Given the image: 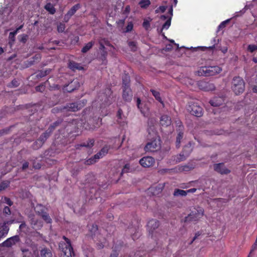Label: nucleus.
<instances>
[{
  "label": "nucleus",
  "mask_w": 257,
  "mask_h": 257,
  "mask_svg": "<svg viewBox=\"0 0 257 257\" xmlns=\"http://www.w3.org/2000/svg\"><path fill=\"white\" fill-rule=\"evenodd\" d=\"M86 100L83 99L75 102L67 103L65 106L60 107V108L55 107L53 108L52 111L53 113L58 111L75 112L82 108L86 105Z\"/></svg>",
  "instance_id": "obj_1"
},
{
  "label": "nucleus",
  "mask_w": 257,
  "mask_h": 257,
  "mask_svg": "<svg viewBox=\"0 0 257 257\" xmlns=\"http://www.w3.org/2000/svg\"><path fill=\"white\" fill-rule=\"evenodd\" d=\"M66 242L59 244V247L61 250V257H72L75 255L73 248L71 245L70 240L65 236H63Z\"/></svg>",
  "instance_id": "obj_2"
},
{
  "label": "nucleus",
  "mask_w": 257,
  "mask_h": 257,
  "mask_svg": "<svg viewBox=\"0 0 257 257\" xmlns=\"http://www.w3.org/2000/svg\"><path fill=\"white\" fill-rule=\"evenodd\" d=\"M231 89L235 95L242 93L245 89V82L239 76L234 77L231 82Z\"/></svg>",
  "instance_id": "obj_3"
},
{
  "label": "nucleus",
  "mask_w": 257,
  "mask_h": 257,
  "mask_svg": "<svg viewBox=\"0 0 257 257\" xmlns=\"http://www.w3.org/2000/svg\"><path fill=\"white\" fill-rule=\"evenodd\" d=\"M222 68L218 66H203L200 68L198 74L200 76H211L220 73Z\"/></svg>",
  "instance_id": "obj_4"
},
{
  "label": "nucleus",
  "mask_w": 257,
  "mask_h": 257,
  "mask_svg": "<svg viewBox=\"0 0 257 257\" xmlns=\"http://www.w3.org/2000/svg\"><path fill=\"white\" fill-rule=\"evenodd\" d=\"M204 215V209L203 208L197 206L194 208L187 216L184 218L185 222L198 221Z\"/></svg>",
  "instance_id": "obj_5"
},
{
  "label": "nucleus",
  "mask_w": 257,
  "mask_h": 257,
  "mask_svg": "<svg viewBox=\"0 0 257 257\" xmlns=\"http://www.w3.org/2000/svg\"><path fill=\"white\" fill-rule=\"evenodd\" d=\"M160 148L161 144L160 140L154 139L147 143L144 148V150L146 152H155L159 150Z\"/></svg>",
  "instance_id": "obj_6"
},
{
  "label": "nucleus",
  "mask_w": 257,
  "mask_h": 257,
  "mask_svg": "<svg viewBox=\"0 0 257 257\" xmlns=\"http://www.w3.org/2000/svg\"><path fill=\"white\" fill-rule=\"evenodd\" d=\"M187 110L191 114L197 117H200L203 115L202 107L195 103L189 104L187 107Z\"/></svg>",
  "instance_id": "obj_7"
},
{
  "label": "nucleus",
  "mask_w": 257,
  "mask_h": 257,
  "mask_svg": "<svg viewBox=\"0 0 257 257\" xmlns=\"http://www.w3.org/2000/svg\"><path fill=\"white\" fill-rule=\"evenodd\" d=\"M192 151L191 144L189 142L188 145L183 148L182 152L179 154V156L177 157L176 161L179 162L185 160Z\"/></svg>",
  "instance_id": "obj_8"
},
{
  "label": "nucleus",
  "mask_w": 257,
  "mask_h": 257,
  "mask_svg": "<svg viewBox=\"0 0 257 257\" xmlns=\"http://www.w3.org/2000/svg\"><path fill=\"white\" fill-rule=\"evenodd\" d=\"M20 238L19 235H16L7 238L5 241L2 242L1 245L3 247H10L13 245L19 242Z\"/></svg>",
  "instance_id": "obj_9"
},
{
  "label": "nucleus",
  "mask_w": 257,
  "mask_h": 257,
  "mask_svg": "<svg viewBox=\"0 0 257 257\" xmlns=\"http://www.w3.org/2000/svg\"><path fill=\"white\" fill-rule=\"evenodd\" d=\"M140 164L144 168H149L152 167L155 163V160L154 158L150 156L144 157L140 159Z\"/></svg>",
  "instance_id": "obj_10"
},
{
  "label": "nucleus",
  "mask_w": 257,
  "mask_h": 257,
  "mask_svg": "<svg viewBox=\"0 0 257 257\" xmlns=\"http://www.w3.org/2000/svg\"><path fill=\"white\" fill-rule=\"evenodd\" d=\"M198 86L200 89L205 91H212L215 88V87L213 83L203 80L198 81Z\"/></svg>",
  "instance_id": "obj_11"
},
{
  "label": "nucleus",
  "mask_w": 257,
  "mask_h": 257,
  "mask_svg": "<svg viewBox=\"0 0 257 257\" xmlns=\"http://www.w3.org/2000/svg\"><path fill=\"white\" fill-rule=\"evenodd\" d=\"M214 170L221 174H228L230 170L226 168L223 163L215 164L213 166Z\"/></svg>",
  "instance_id": "obj_12"
},
{
  "label": "nucleus",
  "mask_w": 257,
  "mask_h": 257,
  "mask_svg": "<svg viewBox=\"0 0 257 257\" xmlns=\"http://www.w3.org/2000/svg\"><path fill=\"white\" fill-rule=\"evenodd\" d=\"M122 98L125 101L130 102L133 98V92L130 87H122Z\"/></svg>",
  "instance_id": "obj_13"
},
{
  "label": "nucleus",
  "mask_w": 257,
  "mask_h": 257,
  "mask_svg": "<svg viewBox=\"0 0 257 257\" xmlns=\"http://www.w3.org/2000/svg\"><path fill=\"white\" fill-rule=\"evenodd\" d=\"M154 122L155 120L153 118H149L148 119L147 132L149 135L153 137V139L156 136Z\"/></svg>",
  "instance_id": "obj_14"
},
{
  "label": "nucleus",
  "mask_w": 257,
  "mask_h": 257,
  "mask_svg": "<svg viewBox=\"0 0 257 257\" xmlns=\"http://www.w3.org/2000/svg\"><path fill=\"white\" fill-rule=\"evenodd\" d=\"M160 225L159 221L156 219H151L147 224V227L150 234H152L154 230L157 228Z\"/></svg>",
  "instance_id": "obj_15"
},
{
  "label": "nucleus",
  "mask_w": 257,
  "mask_h": 257,
  "mask_svg": "<svg viewBox=\"0 0 257 257\" xmlns=\"http://www.w3.org/2000/svg\"><path fill=\"white\" fill-rule=\"evenodd\" d=\"M79 87V83L77 81H73L68 85H65L63 90L65 91L71 92Z\"/></svg>",
  "instance_id": "obj_16"
},
{
  "label": "nucleus",
  "mask_w": 257,
  "mask_h": 257,
  "mask_svg": "<svg viewBox=\"0 0 257 257\" xmlns=\"http://www.w3.org/2000/svg\"><path fill=\"white\" fill-rule=\"evenodd\" d=\"M94 140L93 139H89L86 142L76 144L75 146L76 149H80L81 147H85L91 148L94 146Z\"/></svg>",
  "instance_id": "obj_17"
},
{
  "label": "nucleus",
  "mask_w": 257,
  "mask_h": 257,
  "mask_svg": "<svg viewBox=\"0 0 257 257\" xmlns=\"http://www.w3.org/2000/svg\"><path fill=\"white\" fill-rule=\"evenodd\" d=\"M164 187L163 184H158L155 187H152L149 188L150 191L153 194V195H156L160 193Z\"/></svg>",
  "instance_id": "obj_18"
},
{
  "label": "nucleus",
  "mask_w": 257,
  "mask_h": 257,
  "mask_svg": "<svg viewBox=\"0 0 257 257\" xmlns=\"http://www.w3.org/2000/svg\"><path fill=\"white\" fill-rule=\"evenodd\" d=\"M178 128L180 131L177 135L176 142V146L177 148L180 147L181 141L183 137V126L182 125H179Z\"/></svg>",
  "instance_id": "obj_19"
},
{
  "label": "nucleus",
  "mask_w": 257,
  "mask_h": 257,
  "mask_svg": "<svg viewBox=\"0 0 257 257\" xmlns=\"http://www.w3.org/2000/svg\"><path fill=\"white\" fill-rule=\"evenodd\" d=\"M224 101L223 98L222 97H214L209 101V103L213 106H219L221 105Z\"/></svg>",
  "instance_id": "obj_20"
},
{
  "label": "nucleus",
  "mask_w": 257,
  "mask_h": 257,
  "mask_svg": "<svg viewBox=\"0 0 257 257\" xmlns=\"http://www.w3.org/2000/svg\"><path fill=\"white\" fill-rule=\"evenodd\" d=\"M68 67L69 69L74 71L76 70H83V67L82 66H81L80 64L73 61H71L69 62Z\"/></svg>",
  "instance_id": "obj_21"
},
{
  "label": "nucleus",
  "mask_w": 257,
  "mask_h": 257,
  "mask_svg": "<svg viewBox=\"0 0 257 257\" xmlns=\"http://www.w3.org/2000/svg\"><path fill=\"white\" fill-rule=\"evenodd\" d=\"M160 122L162 126H169L171 123V118L167 115H163L160 118Z\"/></svg>",
  "instance_id": "obj_22"
},
{
  "label": "nucleus",
  "mask_w": 257,
  "mask_h": 257,
  "mask_svg": "<svg viewBox=\"0 0 257 257\" xmlns=\"http://www.w3.org/2000/svg\"><path fill=\"white\" fill-rule=\"evenodd\" d=\"M51 134L52 133L47 130L40 136L38 140H39V142L42 143V144L43 145Z\"/></svg>",
  "instance_id": "obj_23"
},
{
  "label": "nucleus",
  "mask_w": 257,
  "mask_h": 257,
  "mask_svg": "<svg viewBox=\"0 0 257 257\" xmlns=\"http://www.w3.org/2000/svg\"><path fill=\"white\" fill-rule=\"evenodd\" d=\"M9 231V227L6 224H4L0 227V240L6 237Z\"/></svg>",
  "instance_id": "obj_24"
},
{
  "label": "nucleus",
  "mask_w": 257,
  "mask_h": 257,
  "mask_svg": "<svg viewBox=\"0 0 257 257\" xmlns=\"http://www.w3.org/2000/svg\"><path fill=\"white\" fill-rule=\"evenodd\" d=\"M41 257H53V254L51 251L46 248L44 247L40 250Z\"/></svg>",
  "instance_id": "obj_25"
},
{
  "label": "nucleus",
  "mask_w": 257,
  "mask_h": 257,
  "mask_svg": "<svg viewBox=\"0 0 257 257\" xmlns=\"http://www.w3.org/2000/svg\"><path fill=\"white\" fill-rule=\"evenodd\" d=\"M46 207L42 204H38L35 207L36 213L40 216L43 213L46 212Z\"/></svg>",
  "instance_id": "obj_26"
},
{
  "label": "nucleus",
  "mask_w": 257,
  "mask_h": 257,
  "mask_svg": "<svg viewBox=\"0 0 257 257\" xmlns=\"http://www.w3.org/2000/svg\"><path fill=\"white\" fill-rule=\"evenodd\" d=\"M44 9L51 15H54L56 13V9L50 3H47L44 6Z\"/></svg>",
  "instance_id": "obj_27"
},
{
  "label": "nucleus",
  "mask_w": 257,
  "mask_h": 257,
  "mask_svg": "<svg viewBox=\"0 0 257 257\" xmlns=\"http://www.w3.org/2000/svg\"><path fill=\"white\" fill-rule=\"evenodd\" d=\"M150 91L152 92L155 99L162 104L163 107H164L165 104L160 96V92L154 89H151Z\"/></svg>",
  "instance_id": "obj_28"
},
{
  "label": "nucleus",
  "mask_w": 257,
  "mask_h": 257,
  "mask_svg": "<svg viewBox=\"0 0 257 257\" xmlns=\"http://www.w3.org/2000/svg\"><path fill=\"white\" fill-rule=\"evenodd\" d=\"M130 77L125 74L122 77V87H130Z\"/></svg>",
  "instance_id": "obj_29"
},
{
  "label": "nucleus",
  "mask_w": 257,
  "mask_h": 257,
  "mask_svg": "<svg viewBox=\"0 0 257 257\" xmlns=\"http://www.w3.org/2000/svg\"><path fill=\"white\" fill-rule=\"evenodd\" d=\"M81 8L80 4H77L74 5L68 12L67 13L72 17L75 13Z\"/></svg>",
  "instance_id": "obj_30"
},
{
  "label": "nucleus",
  "mask_w": 257,
  "mask_h": 257,
  "mask_svg": "<svg viewBox=\"0 0 257 257\" xmlns=\"http://www.w3.org/2000/svg\"><path fill=\"white\" fill-rule=\"evenodd\" d=\"M62 122V120L61 119H58L55 122H54L52 124H51L48 130L51 132L52 133L55 129L56 127L59 126Z\"/></svg>",
  "instance_id": "obj_31"
},
{
  "label": "nucleus",
  "mask_w": 257,
  "mask_h": 257,
  "mask_svg": "<svg viewBox=\"0 0 257 257\" xmlns=\"http://www.w3.org/2000/svg\"><path fill=\"white\" fill-rule=\"evenodd\" d=\"M94 44V41H90L87 43L81 49V52L85 53L91 49Z\"/></svg>",
  "instance_id": "obj_32"
},
{
  "label": "nucleus",
  "mask_w": 257,
  "mask_h": 257,
  "mask_svg": "<svg viewBox=\"0 0 257 257\" xmlns=\"http://www.w3.org/2000/svg\"><path fill=\"white\" fill-rule=\"evenodd\" d=\"M31 224L33 227L37 229H41L43 226V223L41 220H32Z\"/></svg>",
  "instance_id": "obj_33"
},
{
  "label": "nucleus",
  "mask_w": 257,
  "mask_h": 257,
  "mask_svg": "<svg viewBox=\"0 0 257 257\" xmlns=\"http://www.w3.org/2000/svg\"><path fill=\"white\" fill-rule=\"evenodd\" d=\"M139 5L142 9H146L151 5V2L150 0H141Z\"/></svg>",
  "instance_id": "obj_34"
},
{
  "label": "nucleus",
  "mask_w": 257,
  "mask_h": 257,
  "mask_svg": "<svg viewBox=\"0 0 257 257\" xmlns=\"http://www.w3.org/2000/svg\"><path fill=\"white\" fill-rule=\"evenodd\" d=\"M42 219L47 223H51L52 219L49 216V214L46 211L42 215H40Z\"/></svg>",
  "instance_id": "obj_35"
},
{
  "label": "nucleus",
  "mask_w": 257,
  "mask_h": 257,
  "mask_svg": "<svg viewBox=\"0 0 257 257\" xmlns=\"http://www.w3.org/2000/svg\"><path fill=\"white\" fill-rule=\"evenodd\" d=\"M195 168V165L193 164H189L181 167L180 170L183 171H189Z\"/></svg>",
  "instance_id": "obj_36"
},
{
  "label": "nucleus",
  "mask_w": 257,
  "mask_h": 257,
  "mask_svg": "<svg viewBox=\"0 0 257 257\" xmlns=\"http://www.w3.org/2000/svg\"><path fill=\"white\" fill-rule=\"evenodd\" d=\"M23 257H33L32 253L29 249L26 248H22Z\"/></svg>",
  "instance_id": "obj_37"
},
{
  "label": "nucleus",
  "mask_w": 257,
  "mask_h": 257,
  "mask_svg": "<svg viewBox=\"0 0 257 257\" xmlns=\"http://www.w3.org/2000/svg\"><path fill=\"white\" fill-rule=\"evenodd\" d=\"M173 195L175 196H185L187 195L186 191L181 190L179 189H176L175 190Z\"/></svg>",
  "instance_id": "obj_38"
},
{
  "label": "nucleus",
  "mask_w": 257,
  "mask_h": 257,
  "mask_svg": "<svg viewBox=\"0 0 257 257\" xmlns=\"http://www.w3.org/2000/svg\"><path fill=\"white\" fill-rule=\"evenodd\" d=\"M42 58L41 55L40 54H36L33 57V60H31L29 61L30 64L33 65L35 62H39Z\"/></svg>",
  "instance_id": "obj_39"
},
{
  "label": "nucleus",
  "mask_w": 257,
  "mask_h": 257,
  "mask_svg": "<svg viewBox=\"0 0 257 257\" xmlns=\"http://www.w3.org/2000/svg\"><path fill=\"white\" fill-rule=\"evenodd\" d=\"M128 46L133 52H136L137 50V43L135 41H128L127 43Z\"/></svg>",
  "instance_id": "obj_40"
},
{
  "label": "nucleus",
  "mask_w": 257,
  "mask_h": 257,
  "mask_svg": "<svg viewBox=\"0 0 257 257\" xmlns=\"http://www.w3.org/2000/svg\"><path fill=\"white\" fill-rule=\"evenodd\" d=\"M20 82L18 80L16 79H13L11 83L7 85V86L10 88H15L19 86Z\"/></svg>",
  "instance_id": "obj_41"
},
{
  "label": "nucleus",
  "mask_w": 257,
  "mask_h": 257,
  "mask_svg": "<svg viewBox=\"0 0 257 257\" xmlns=\"http://www.w3.org/2000/svg\"><path fill=\"white\" fill-rule=\"evenodd\" d=\"M97 161L96 158H94V156L87 159L84 162V164L86 165H90L94 164Z\"/></svg>",
  "instance_id": "obj_42"
},
{
  "label": "nucleus",
  "mask_w": 257,
  "mask_h": 257,
  "mask_svg": "<svg viewBox=\"0 0 257 257\" xmlns=\"http://www.w3.org/2000/svg\"><path fill=\"white\" fill-rule=\"evenodd\" d=\"M110 149V146L108 145H105L100 151L99 153H100L102 156H105L107 153Z\"/></svg>",
  "instance_id": "obj_43"
},
{
  "label": "nucleus",
  "mask_w": 257,
  "mask_h": 257,
  "mask_svg": "<svg viewBox=\"0 0 257 257\" xmlns=\"http://www.w3.org/2000/svg\"><path fill=\"white\" fill-rule=\"evenodd\" d=\"M14 126V125H11L9 127L0 130V136L8 134L10 132L11 128Z\"/></svg>",
  "instance_id": "obj_44"
},
{
  "label": "nucleus",
  "mask_w": 257,
  "mask_h": 257,
  "mask_svg": "<svg viewBox=\"0 0 257 257\" xmlns=\"http://www.w3.org/2000/svg\"><path fill=\"white\" fill-rule=\"evenodd\" d=\"M107 56V51L102 52L101 53L100 59L102 61V64H106L107 63L106 57Z\"/></svg>",
  "instance_id": "obj_45"
},
{
  "label": "nucleus",
  "mask_w": 257,
  "mask_h": 257,
  "mask_svg": "<svg viewBox=\"0 0 257 257\" xmlns=\"http://www.w3.org/2000/svg\"><path fill=\"white\" fill-rule=\"evenodd\" d=\"M28 39V36L26 34H22L19 36V41L23 44H25Z\"/></svg>",
  "instance_id": "obj_46"
},
{
  "label": "nucleus",
  "mask_w": 257,
  "mask_h": 257,
  "mask_svg": "<svg viewBox=\"0 0 257 257\" xmlns=\"http://www.w3.org/2000/svg\"><path fill=\"white\" fill-rule=\"evenodd\" d=\"M46 83V82L45 83H42V84H40L39 85L36 86L35 87V89H36V91L41 92H44L45 89V87H46V86H45Z\"/></svg>",
  "instance_id": "obj_47"
},
{
  "label": "nucleus",
  "mask_w": 257,
  "mask_h": 257,
  "mask_svg": "<svg viewBox=\"0 0 257 257\" xmlns=\"http://www.w3.org/2000/svg\"><path fill=\"white\" fill-rule=\"evenodd\" d=\"M15 36H14L10 33L9 36V44L11 47H12L14 44L16 40Z\"/></svg>",
  "instance_id": "obj_48"
},
{
  "label": "nucleus",
  "mask_w": 257,
  "mask_h": 257,
  "mask_svg": "<svg viewBox=\"0 0 257 257\" xmlns=\"http://www.w3.org/2000/svg\"><path fill=\"white\" fill-rule=\"evenodd\" d=\"M43 146L42 143L39 142V140L36 141L33 144L32 148L34 150H38Z\"/></svg>",
  "instance_id": "obj_49"
},
{
  "label": "nucleus",
  "mask_w": 257,
  "mask_h": 257,
  "mask_svg": "<svg viewBox=\"0 0 257 257\" xmlns=\"http://www.w3.org/2000/svg\"><path fill=\"white\" fill-rule=\"evenodd\" d=\"M171 17H170L166 22L163 24L162 30L163 29L167 30L171 25Z\"/></svg>",
  "instance_id": "obj_50"
},
{
  "label": "nucleus",
  "mask_w": 257,
  "mask_h": 257,
  "mask_svg": "<svg viewBox=\"0 0 257 257\" xmlns=\"http://www.w3.org/2000/svg\"><path fill=\"white\" fill-rule=\"evenodd\" d=\"M66 26L63 23H60L57 26V31L59 33H62L64 31Z\"/></svg>",
  "instance_id": "obj_51"
},
{
  "label": "nucleus",
  "mask_w": 257,
  "mask_h": 257,
  "mask_svg": "<svg viewBox=\"0 0 257 257\" xmlns=\"http://www.w3.org/2000/svg\"><path fill=\"white\" fill-rule=\"evenodd\" d=\"M9 185V183L8 182H3L0 184V191H2L5 189H6Z\"/></svg>",
  "instance_id": "obj_52"
},
{
  "label": "nucleus",
  "mask_w": 257,
  "mask_h": 257,
  "mask_svg": "<svg viewBox=\"0 0 257 257\" xmlns=\"http://www.w3.org/2000/svg\"><path fill=\"white\" fill-rule=\"evenodd\" d=\"M3 213L5 216L10 215L11 211L9 207L5 206L3 209Z\"/></svg>",
  "instance_id": "obj_53"
},
{
  "label": "nucleus",
  "mask_w": 257,
  "mask_h": 257,
  "mask_svg": "<svg viewBox=\"0 0 257 257\" xmlns=\"http://www.w3.org/2000/svg\"><path fill=\"white\" fill-rule=\"evenodd\" d=\"M130 166L128 164H126L124 165L123 169H122L121 172V175H122L124 173H128L129 172V170L130 169Z\"/></svg>",
  "instance_id": "obj_54"
},
{
  "label": "nucleus",
  "mask_w": 257,
  "mask_h": 257,
  "mask_svg": "<svg viewBox=\"0 0 257 257\" xmlns=\"http://www.w3.org/2000/svg\"><path fill=\"white\" fill-rule=\"evenodd\" d=\"M247 50L250 52L252 53L254 51L257 50V45H249L247 47Z\"/></svg>",
  "instance_id": "obj_55"
},
{
  "label": "nucleus",
  "mask_w": 257,
  "mask_h": 257,
  "mask_svg": "<svg viewBox=\"0 0 257 257\" xmlns=\"http://www.w3.org/2000/svg\"><path fill=\"white\" fill-rule=\"evenodd\" d=\"M133 27H134V25H133V23L131 22H129L127 24V26L126 27L125 32H130L132 31V30L133 29Z\"/></svg>",
  "instance_id": "obj_56"
},
{
  "label": "nucleus",
  "mask_w": 257,
  "mask_h": 257,
  "mask_svg": "<svg viewBox=\"0 0 257 257\" xmlns=\"http://www.w3.org/2000/svg\"><path fill=\"white\" fill-rule=\"evenodd\" d=\"M229 20H227L221 22L218 27V30L222 29L225 27L226 25L229 22Z\"/></svg>",
  "instance_id": "obj_57"
},
{
  "label": "nucleus",
  "mask_w": 257,
  "mask_h": 257,
  "mask_svg": "<svg viewBox=\"0 0 257 257\" xmlns=\"http://www.w3.org/2000/svg\"><path fill=\"white\" fill-rule=\"evenodd\" d=\"M41 105L39 103L34 104L31 106V110H34L35 111H37L39 109H41L40 108Z\"/></svg>",
  "instance_id": "obj_58"
},
{
  "label": "nucleus",
  "mask_w": 257,
  "mask_h": 257,
  "mask_svg": "<svg viewBox=\"0 0 257 257\" xmlns=\"http://www.w3.org/2000/svg\"><path fill=\"white\" fill-rule=\"evenodd\" d=\"M166 9H167V7H166V6H160L157 9H156L155 10V12H156V13H158L160 12H161L162 13H164L166 11Z\"/></svg>",
  "instance_id": "obj_59"
},
{
  "label": "nucleus",
  "mask_w": 257,
  "mask_h": 257,
  "mask_svg": "<svg viewBox=\"0 0 257 257\" xmlns=\"http://www.w3.org/2000/svg\"><path fill=\"white\" fill-rule=\"evenodd\" d=\"M97 230L98 227L96 224H92L91 227L89 228V230L92 233H95Z\"/></svg>",
  "instance_id": "obj_60"
},
{
  "label": "nucleus",
  "mask_w": 257,
  "mask_h": 257,
  "mask_svg": "<svg viewBox=\"0 0 257 257\" xmlns=\"http://www.w3.org/2000/svg\"><path fill=\"white\" fill-rule=\"evenodd\" d=\"M4 201L5 202L10 206H11L13 204V202L8 197H5L4 198Z\"/></svg>",
  "instance_id": "obj_61"
},
{
  "label": "nucleus",
  "mask_w": 257,
  "mask_h": 257,
  "mask_svg": "<svg viewBox=\"0 0 257 257\" xmlns=\"http://www.w3.org/2000/svg\"><path fill=\"white\" fill-rule=\"evenodd\" d=\"M45 76H46V72H44V70H40L38 72L36 76L37 78H42Z\"/></svg>",
  "instance_id": "obj_62"
},
{
  "label": "nucleus",
  "mask_w": 257,
  "mask_h": 257,
  "mask_svg": "<svg viewBox=\"0 0 257 257\" xmlns=\"http://www.w3.org/2000/svg\"><path fill=\"white\" fill-rule=\"evenodd\" d=\"M33 168L36 169H39L41 168V164L36 161H34L33 163Z\"/></svg>",
  "instance_id": "obj_63"
},
{
  "label": "nucleus",
  "mask_w": 257,
  "mask_h": 257,
  "mask_svg": "<svg viewBox=\"0 0 257 257\" xmlns=\"http://www.w3.org/2000/svg\"><path fill=\"white\" fill-rule=\"evenodd\" d=\"M173 45L172 44H169L166 45L165 48V50L169 51L172 50L173 49Z\"/></svg>",
  "instance_id": "obj_64"
}]
</instances>
